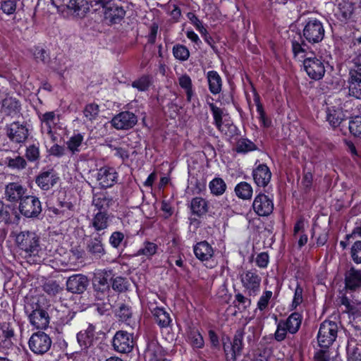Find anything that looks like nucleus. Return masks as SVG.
Here are the masks:
<instances>
[{
    "mask_svg": "<svg viewBox=\"0 0 361 361\" xmlns=\"http://www.w3.org/2000/svg\"><path fill=\"white\" fill-rule=\"evenodd\" d=\"M15 243L19 255L29 264H38L44 254L38 235L33 231H23L16 234Z\"/></svg>",
    "mask_w": 361,
    "mask_h": 361,
    "instance_id": "f257e3e1",
    "label": "nucleus"
},
{
    "mask_svg": "<svg viewBox=\"0 0 361 361\" xmlns=\"http://www.w3.org/2000/svg\"><path fill=\"white\" fill-rule=\"evenodd\" d=\"M304 38L310 44L320 42L324 37V28L322 23L317 18H308L302 30Z\"/></svg>",
    "mask_w": 361,
    "mask_h": 361,
    "instance_id": "f03ea898",
    "label": "nucleus"
},
{
    "mask_svg": "<svg viewBox=\"0 0 361 361\" xmlns=\"http://www.w3.org/2000/svg\"><path fill=\"white\" fill-rule=\"evenodd\" d=\"M240 281L245 293L249 296H256L260 290L261 276L255 269L243 271L240 274Z\"/></svg>",
    "mask_w": 361,
    "mask_h": 361,
    "instance_id": "7ed1b4c3",
    "label": "nucleus"
},
{
    "mask_svg": "<svg viewBox=\"0 0 361 361\" xmlns=\"http://www.w3.org/2000/svg\"><path fill=\"white\" fill-rule=\"evenodd\" d=\"M338 326L331 321L323 322L317 334V341L320 347L328 348L337 337Z\"/></svg>",
    "mask_w": 361,
    "mask_h": 361,
    "instance_id": "20e7f679",
    "label": "nucleus"
},
{
    "mask_svg": "<svg viewBox=\"0 0 361 361\" xmlns=\"http://www.w3.org/2000/svg\"><path fill=\"white\" fill-rule=\"evenodd\" d=\"M326 63L321 58L307 57L303 61L304 70L307 75L314 80L322 79L326 72Z\"/></svg>",
    "mask_w": 361,
    "mask_h": 361,
    "instance_id": "39448f33",
    "label": "nucleus"
},
{
    "mask_svg": "<svg viewBox=\"0 0 361 361\" xmlns=\"http://www.w3.org/2000/svg\"><path fill=\"white\" fill-rule=\"evenodd\" d=\"M51 343L49 336L43 331L33 334L28 341L30 350L37 355L47 353L50 349Z\"/></svg>",
    "mask_w": 361,
    "mask_h": 361,
    "instance_id": "423d86ee",
    "label": "nucleus"
},
{
    "mask_svg": "<svg viewBox=\"0 0 361 361\" xmlns=\"http://www.w3.org/2000/svg\"><path fill=\"white\" fill-rule=\"evenodd\" d=\"M112 345L118 353H128L134 346L133 335L126 331H118L113 338Z\"/></svg>",
    "mask_w": 361,
    "mask_h": 361,
    "instance_id": "0eeeda50",
    "label": "nucleus"
},
{
    "mask_svg": "<svg viewBox=\"0 0 361 361\" xmlns=\"http://www.w3.org/2000/svg\"><path fill=\"white\" fill-rule=\"evenodd\" d=\"M19 210L26 217H36L42 212L41 202L35 196L25 195L20 202Z\"/></svg>",
    "mask_w": 361,
    "mask_h": 361,
    "instance_id": "6e6552de",
    "label": "nucleus"
},
{
    "mask_svg": "<svg viewBox=\"0 0 361 361\" xmlns=\"http://www.w3.org/2000/svg\"><path fill=\"white\" fill-rule=\"evenodd\" d=\"M111 221V216L106 211H99L92 215L89 228H92L96 235H103Z\"/></svg>",
    "mask_w": 361,
    "mask_h": 361,
    "instance_id": "1a4fd4ad",
    "label": "nucleus"
},
{
    "mask_svg": "<svg viewBox=\"0 0 361 361\" xmlns=\"http://www.w3.org/2000/svg\"><path fill=\"white\" fill-rule=\"evenodd\" d=\"M252 208L257 215L267 216L274 210L273 199L265 194L259 193L254 199Z\"/></svg>",
    "mask_w": 361,
    "mask_h": 361,
    "instance_id": "9d476101",
    "label": "nucleus"
},
{
    "mask_svg": "<svg viewBox=\"0 0 361 361\" xmlns=\"http://www.w3.org/2000/svg\"><path fill=\"white\" fill-rule=\"evenodd\" d=\"M36 308L29 312L27 307H25L28 314L29 321L32 326L36 329H44L49 324V317L47 311L36 305Z\"/></svg>",
    "mask_w": 361,
    "mask_h": 361,
    "instance_id": "9b49d317",
    "label": "nucleus"
},
{
    "mask_svg": "<svg viewBox=\"0 0 361 361\" xmlns=\"http://www.w3.org/2000/svg\"><path fill=\"white\" fill-rule=\"evenodd\" d=\"M111 276L110 271H101L98 272L93 281V287L97 292V298L102 300L109 291V279Z\"/></svg>",
    "mask_w": 361,
    "mask_h": 361,
    "instance_id": "f8f14e48",
    "label": "nucleus"
},
{
    "mask_svg": "<svg viewBox=\"0 0 361 361\" xmlns=\"http://www.w3.org/2000/svg\"><path fill=\"white\" fill-rule=\"evenodd\" d=\"M137 122V116L133 113L122 111L111 119V123L117 130H128L132 128Z\"/></svg>",
    "mask_w": 361,
    "mask_h": 361,
    "instance_id": "ddd939ff",
    "label": "nucleus"
},
{
    "mask_svg": "<svg viewBox=\"0 0 361 361\" xmlns=\"http://www.w3.org/2000/svg\"><path fill=\"white\" fill-rule=\"evenodd\" d=\"M59 179L57 173L53 169L42 171L36 176L35 183L42 190H49L53 188Z\"/></svg>",
    "mask_w": 361,
    "mask_h": 361,
    "instance_id": "4468645a",
    "label": "nucleus"
},
{
    "mask_svg": "<svg viewBox=\"0 0 361 361\" xmlns=\"http://www.w3.org/2000/svg\"><path fill=\"white\" fill-rule=\"evenodd\" d=\"M27 189L20 183L12 182L5 187V198L11 202H20L26 195Z\"/></svg>",
    "mask_w": 361,
    "mask_h": 361,
    "instance_id": "2eb2a0df",
    "label": "nucleus"
},
{
    "mask_svg": "<svg viewBox=\"0 0 361 361\" xmlns=\"http://www.w3.org/2000/svg\"><path fill=\"white\" fill-rule=\"evenodd\" d=\"M7 135L12 142L22 143L27 138L28 129L19 122H13L7 128Z\"/></svg>",
    "mask_w": 361,
    "mask_h": 361,
    "instance_id": "dca6fc26",
    "label": "nucleus"
},
{
    "mask_svg": "<svg viewBox=\"0 0 361 361\" xmlns=\"http://www.w3.org/2000/svg\"><path fill=\"white\" fill-rule=\"evenodd\" d=\"M88 285V279L82 274H74L70 276L66 281L67 290L73 293H83Z\"/></svg>",
    "mask_w": 361,
    "mask_h": 361,
    "instance_id": "f3484780",
    "label": "nucleus"
},
{
    "mask_svg": "<svg viewBox=\"0 0 361 361\" xmlns=\"http://www.w3.org/2000/svg\"><path fill=\"white\" fill-rule=\"evenodd\" d=\"M117 179V173L111 167H102L97 172V180L102 188H109L114 185Z\"/></svg>",
    "mask_w": 361,
    "mask_h": 361,
    "instance_id": "a211bd4d",
    "label": "nucleus"
},
{
    "mask_svg": "<svg viewBox=\"0 0 361 361\" xmlns=\"http://www.w3.org/2000/svg\"><path fill=\"white\" fill-rule=\"evenodd\" d=\"M209 106L214 117V124L219 130L225 135H228V133H232L235 130V126L229 123L224 124L222 122L223 111L220 108L217 107L213 103H209Z\"/></svg>",
    "mask_w": 361,
    "mask_h": 361,
    "instance_id": "6ab92c4d",
    "label": "nucleus"
},
{
    "mask_svg": "<svg viewBox=\"0 0 361 361\" xmlns=\"http://www.w3.org/2000/svg\"><path fill=\"white\" fill-rule=\"evenodd\" d=\"M102 240V235H96L87 242V251L95 259H100L106 254Z\"/></svg>",
    "mask_w": 361,
    "mask_h": 361,
    "instance_id": "aec40b11",
    "label": "nucleus"
},
{
    "mask_svg": "<svg viewBox=\"0 0 361 361\" xmlns=\"http://www.w3.org/2000/svg\"><path fill=\"white\" fill-rule=\"evenodd\" d=\"M21 110L20 102L15 97L7 96L2 99L1 110L7 116H16Z\"/></svg>",
    "mask_w": 361,
    "mask_h": 361,
    "instance_id": "412c9836",
    "label": "nucleus"
},
{
    "mask_svg": "<svg viewBox=\"0 0 361 361\" xmlns=\"http://www.w3.org/2000/svg\"><path fill=\"white\" fill-rule=\"evenodd\" d=\"M252 176L258 186L265 187L270 181L271 173L267 166L260 164L253 171Z\"/></svg>",
    "mask_w": 361,
    "mask_h": 361,
    "instance_id": "4be33fe9",
    "label": "nucleus"
},
{
    "mask_svg": "<svg viewBox=\"0 0 361 361\" xmlns=\"http://www.w3.org/2000/svg\"><path fill=\"white\" fill-rule=\"evenodd\" d=\"M345 284L347 290H355L361 287V271L350 268L345 274Z\"/></svg>",
    "mask_w": 361,
    "mask_h": 361,
    "instance_id": "5701e85b",
    "label": "nucleus"
},
{
    "mask_svg": "<svg viewBox=\"0 0 361 361\" xmlns=\"http://www.w3.org/2000/svg\"><path fill=\"white\" fill-rule=\"evenodd\" d=\"M196 257L202 262H209L214 255V250L207 241H201L194 246Z\"/></svg>",
    "mask_w": 361,
    "mask_h": 361,
    "instance_id": "b1692460",
    "label": "nucleus"
},
{
    "mask_svg": "<svg viewBox=\"0 0 361 361\" xmlns=\"http://www.w3.org/2000/svg\"><path fill=\"white\" fill-rule=\"evenodd\" d=\"M151 312L156 323L161 328H165L169 326L171 322V319L169 313L163 307H150Z\"/></svg>",
    "mask_w": 361,
    "mask_h": 361,
    "instance_id": "393cba45",
    "label": "nucleus"
},
{
    "mask_svg": "<svg viewBox=\"0 0 361 361\" xmlns=\"http://www.w3.org/2000/svg\"><path fill=\"white\" fill-rule=\"evenodd\" d=\"M41 128L43 133L49 135L52 133V129L56 126L58 118L54 111L46 112L39 116Z\"/></svg>",
    "mask_w": 361,
    "mask_h": 361,
    "instance_id": "a878e982",
    "label": "nucleus"
},
{
    "mask_svg": "<svg viewBox=\"0 0 361 361\" xmlns=\"http://www.w3.org/2000/svg\"><path fill=\"white\" fill-rule=\"evenodd\" d=\"M353 13V4L350 2L343 1L338 4L336 15L340 21L346 23L351 19Z\"/></svg>",
    "mask_w": 361,
    "mask_h": 361,
    "instance_id": "bb28decb",
    "label": "nucleus"
},
{
    "mask_svg": "<svg viewBox=\"0 0 361 361\" xmlns=\"http://www.w3.org/2000/svg\"><path fill=\"white\" fill-rule=\"evenodd\" d=\"M126 15V11L123 6L114 3L109 5L108 8L104 11V16L106 19H109L112 23H117L121 20Z\"/></svg>",
    "mask_w": 361,
    "mask_h": 361,
    "instance_id": "cd10ccee",
    "label": "nucleus"
},
{
    "mask_svg": "<svg viewBox=\"0 0 361 361\" xmlns=\"http://www.w3.org/2000/svg\"><path fill=\"white\" fill-rule=\"evenodd\" d=\"M112 199L106 192H101L93 194L92 204L98 212L106 211L111 204Z\"/></svg>",
    "mask_w": 361,
    "mask_h": 361,
    "instance_id": "c85d7f7f",
    "label": "nucleus"
},
{
    "mask_svg": "<svg viewBox=\"0 0 361 361\" xmlns=\"http://www.w3.org/2000/svg\"><path fill=\"white\" fill-rule=\"evenodd\" d=\"M94 337V328L90 325L85 331L77 334V340L82 349H87L92 345Z\"/></svg>",
    "mask_w": 361,
    "mask_h": 361,
    "instance_id": "c756f323",
    "label": "nucleus"
},
{
    "mask_svg": "<svg viewBox=\"0 0 361 361\" xmlns=\"http://www.w3.org/2000/svg\"><path fill=\"white\" fill-rule=\"evenodd\" d=\"M345 115L342 109L336 108L335 106L327 108L326 120L332 127L336 128L345 119Z\"/></svg>",
    "mask_w": 361,
    "mask_h": 361,
    "instance_id": "7c9ffc66",
    "label": "nucleus"
},
{
    "mask_svg": "<svg viewBox=\"0 0 361 361\" xmlns=\"http://www.w3.org/2000/svg\"><path fill=\"white\" fill-rule=\"evenodd\" d=\"M209 89L213 94H217L221 91L222 80L215 71H210L207 74Z\"/></svg>",
    "mask_w": 361,
    "mask_h": 361,
    "instance_id": "2f4dec72",
    "label": "nucleus"
},
{
    "mask_svg": "<svg viewBox=\"0 0 361 361\" xmlns=\"http://www.w3.org/2000/svg\"><path fill=\"white\" fill-rule=\"evenodd\" d=\"M302 317L298 312H293L286 319H281L286 326L288 333L295 334L300 327Z\"/></svg>",
    "mask_w": 361,
    "mask_h": 361,
    "instance_id": "473e14b6",
    "label": "nucleus"
},
{
    "mask_svg": "<svg viewBox=\"0 0 361 361\" xmlns=\"http://www.w3.org/2000/svg\"><path fill=\"white\" fill-rule=\"evenodd\" d=\"M190 209L193 214L200 216L208 211L207 201L200 197H196L191 200Z\"/></svg>",
    "mask_w": 361,
    "mask_h": 361,
    "instance_id": "72a5a7b5",
    "label": "nucleus"
},
{
    "mask_svg": "<svg viewBox=\"0 0 361 361\" xmlns=\"http://www.w3.org/2000/svg\"><path fill=\"white\" fill-rule=\"evenodd\" d=\"M84 141V135L80 133H74L66 142L67 149L73 154L80 152V147Z\"/></svg>",
    "mask_w": 361,
    "mask_h": 361,
    "instance_id": "f704fd0d",
    "label": "nucleus"
},
{
    "mask_svg": "<svg viewBox=\"0 0 361 361\" xmlns=\"http://www.w3.org/2000/svg\"><path fill=\"white\" fill-rule=\"evenodd\" d=\"M234 192L238 198L247 200L251 199L253 190L250 183L242 181L235 185Z\"/></svg>",
    "mask_w": 361,
    "mask_h": 361,
    "instance_id": "c9c22d12",
    "label": "nucleus"
},
{
    "mask_svg": "<svg viewBox=\"0 0 361 361\" xmlns=\"http://www.w3.org/2000/svg\"><path fill=\"white\" fill-rule=\"evenodd\" d=\"M209 188L211 193L215 196L223 195L226 190V184L221 178H214L209 183Z\"/></svg>",
    "mask_w": 361,
    "mask_h": 361,
    "instance_id": "e433bc0d",
    "label": "nucleus"
},
{
    "mask_svg": "<svg viewBox=\"0 0 361 361\" xmlns=\"http://www.w3.org/2000/svg\"><path fill=\"white\" fill-rule=\"evenodd\" d=\"M254 102L257 106V111L259 114V120L264 128H269L271 124V121L266 116L263 106L260 102L259 96L255 92H254Z\"/></svg>",
    "mask_w": 361,
    "mask_h": 361,
    "instance_id": "4c0bfd02",
    "label": "nucleus"
},
{
    "mask_svg": "<svg viewBox=\"0 0 361 361\" xmlns=\"http://www.w3.org/2000/svg\"><path fill=\"white\" fill-rule=\"evenodd\" d=\"M153 83V78L149 75H143L132 82V87L139 91H147Z\"/></svg>",
    "mask_w": 361,
    "mask_h": 361,
    "instance_id": "58836bf2",
    "label": "nucleus"
},
{
    "mask_svg": "<svg viewBox=\"0 0 361 361\" xmlns=\"http://www.w3.org/2000/svg\"><path fill=\"white\" fill-rule=\"evenodd\" d=\"M158 246L157 244L152 242L145 241L143 243L142 246L137 250L136 255H143L149 259L156 254Z\"/></svg>",
    "mask_w": 361,
    "mask_h": 361,
    "instance_id": "ea45409f",
    "label": "nucleus"
},
{
    "mask_svg": "<svg viewBox=\"0 0 361 361\" xmlns=\"http://www.w3.org/2000/svg\"><path fill=\"white\" fill-rule=\"evenodd\" d=\"M361 81V62L353 59L349 68V78L348 82Z\"/></svg>",
    "mask_w": 361,
    "mask_h": 361,
    "instance_id": "a19ab883",
    "label": "nucleus"
},
{
    "mask_svg": "<svg viewBox=\"0 0 361 361\" xmlns=\"http://www.w3.org/2000/svg\"><path fill=\"white\" fill-rule=\"evenodd\" d=\"M145 361H169L162 358L161 350L157 346H149L145 353Z\"/></svg>",
    "mask_w": 361,
    "mask_h": 361,
    "instance_id": "79ce46f5",
    "label": "nucleus"
},
{
    "mask_svg": "<svg viewBox=\"0 0 361 361\" xmlns=\"http://www.w3.org/2000/svg\"><path fill=\"white\" fill-rule=\"evenodd\" d=\"M188 340L194 348H202L204 345L203 337L197 329H193L190 330Z\"/></svg>",
    "mask_w": 361,
    "mask_h": 361,
    "instance_id": "37998d69",
    "label": "nucleus"
},
{
    "mask_svg": "<svg viewBox=\"0 0 361 361\" xmlns=\"http://www.w3.org/2000/svg\"><path fill=\"white\" fill-rule=\"evenodd\" d=\"M68 8L78 15L86 13L89 9L85 0H70Z\"/></svg>",
    "mask_w": 361,
    "mask_h": 361,
    "instance_id": "c03bdc74",
    "label": "nucleus"
},
{
    "mask_svg": "<svg viewBox=\"0 0 361 361\" xmlns=\"http://www.w3.org/2000/svg\"><path fill=\"white\" fill-rule=\"evenodd\" d=\"M244 331L243 329H238L234 335L233 341L231 343L234 348L233 352L236 353L238 356L242 353L243 348Z\"/></svg>",
    "mask_w": 361,
    "mask_h": 361,
    "instance_id": "a18cd8bd",
    "label": "nucleus"
},
{
    "mask_svg": "<svg viewBox=\"0 0 361 361\" xmlns=\"http://www.w3.org/2000/svg\"><path fill=\"white\" fill-rule=\"evenodd\" d=\"M273 293L271 290H264L259 297L257 303V310L264 312L268 308L269 304L272 298Z\"/></svg>",
    "mask_w": 361,
    "mask_h": 361,
    "instance_id": "49530a36",
    "label": "nucleus"
},
{
    "mask_svg": "<svg viewBox=\"0 0 361 361\" xmlns=\"http://www.w3.org/2000/svg\"><path fill=\"white\" fill-rule=\"evenodd\" d=\"M173 56L181 61H187L190 56V51L188 49L182 44H176L173 47Z\"/></svg>",
    "mask_w": 361,
    "mask_h": 361,
    "instance_id": "de8ad7c7",
    "label": "nucleus"
},
{
    "mask_svg": "<svg viewBox=\"0 0 361 361\" xmlns=\"http://www.w3.org/2000/svg\"><path fill=\"white\" fill-rule=\"evenodd\" d=\"M256 149L255 145L246 138H240L236 144L235 150L238 153H247Z\"/></svg>",
    "mask_w": 361,
    "mask_h": 361,
    "instance_id": "09e8293b",
    "label": "nucleus"
},
{
    "mask_svg": "<svg viewBox=\"0 0 361 361\" xmlns=\"http://www.w3.org/2000/svg\"><path fill=\"white\" fill-rule=\"evenodd\" d=\"M178 82L180 86L185 90L188 101H190L193 94L190 78L186 74L183 75L179 78Z\"/></svg>",
    "mask_w": 361,
    "mask_h": 361,
    "instance_id": "8fccbe9b",
    "label": "nucleus"
},
{
    "mask_svg": "<svg viewBox=\"0 0 361 361\" xmlns=\"http://www.w3.org/2000/svg\"><path fill=\"white\" fill-rule=\"evenodd\" d=\"M25 157L30 162H35L39 159L40 152L39 144H32L26 147Z\"/></svg>",
    "mask_w": 361,
    "mask_h": 361,
    "instance_id": "3c124183",
    "label": "nucleus"
},
{
    "mask_svg": "<svg viewBox=\"0 0 361 361\" xmlns=\"http://www.w3.org/2000/svg\"><path fill=\"white\" fill-rule=\"evenodd\" d=\"M32 54L37 62L46 64L49 61L50 58L47 51L40 47H35L32 50Z\"/></svg>",
    "mask_w": 361,
    "mask_h": 361,
    "instance_id": "603ef678",
    "label": "nucleus"
},
{
    "mask_svg": "<svg viewBox=\"0 0 361 361\" xmlns=\"http://www.w3.org/2000/svg\"><path fill=\"white\" fill-rule=\"evenodd\" d=\"M349 130L355 137H361V116H357L349 122Z\"/></svg>",
    "mask_w": 361,
    "mask_h": 361,
    "instance_id": "864d4df0",
    "label": "nucleus"
},
{
    "mask_svg": "<svg viewBox=\"0 0 361 361\" xmlns=\"http://www.w3.org/2000/svg\"><path fill=\"white\" fill-rule=\"evenodd\" d=\"M300 37H298V39H293L292 40V50L294 56H298L300 54H304L307 51V45L302 41L300 42Z\"/></svg>",
    "mask_w": 361,
    "mask_h": 361,
    "instance_id": "5fc2aeb1",
    "label": "nucleus"
},
{
    "mask_svg": "<svg viewBox=\"0 0 361 361\" xmlns=\"http://www.w3.org/2000/svg\"><path fill=\"white\" fill-rule=\"evenodd\" d=\"M18 0H4L1 4V10L6 15H11L16 12Z\"/></svg>",
    "mask_w": 361,
    "mask_h": 361,
    "instance_id": "6e6d98bb",
    "label": "nucleus"
},
{
    "mask_svg": "<svg viewBox=\"0 0 361 361\" xmlns=\"http://www.w3.org/2000/svg\"><path fill=\"white\" fill-rule=\"evenodd\" d=\"M99 112V107L96 104H89L84 109L85 116L90 121L96 119Z\"/></svg>",
    "mask_w": 361,
    "mask_h": 361,
    "instance_id": "4d7b16f0",
    "label": "nucleus"
},
{
    "mask_svg": "<svg viewBox=\"0 0 361 361\" xmlns=\"http://www.w3.org/2000/svg\"><path fill=\"white\" fill-rule=\"evenodd\" d=\"M8 166L13 169L22 170L27 166V162L23 157L18 156L15 158L8 159Z\"/></svg>",
    "mask_w": 361,
    "mask_h": 361,
    "instance_id": "13d9d810",
    "label": "nucleus"
},
{
    "mask_svg": "<svg viewBox=\"0 0 361 361\" xmlns=\"http://www.w3.org/2000/svg\"><path fill=\"white\" fill-rule=\"evenodd\" d=\"M288 332V329L283 321L280 320L277 323L276 330L274 333L275 340L279 342L283 341L286 338Z\"/></svg>",
    "mask_w": 361,
    "mask_h": 361,
    "instance_id": "bf43d9fd",
    "label": "nucleus"
},
{
    "mask_svg": "<svg viewBox=\"0 0 361 361\" xmlns=\"http://www.w3.org/2000/svg\"><path fill=\"white\" fill-rule=\"evenodd\" d=\"M44 290L50 295H56L61 288L56 281H48L43 286Z\"/></svg>",
    "mask_w": 361,
    "mask_h": 361,
    "instance_id": "052dcab7",
    "label": "nucleus"
},
{
    "mask_svg": "<svg viewBox=\"0 0 361 361\" xmlns=\"http://www.w3.org/2000/svg\"><path fill=\"white\" fill-rule=\"evenodd\" d=\"M349 94L357 99H361V81L348 82Z\"/></svg>",
    "mask_w": 361,
    "mask_h": 361,
    "instance_id": "680f3d73",
    "label": "nucleus"
},
{
    "mask_svg": "<svg viewBox=\"0 0 361 361\" xmlns=\"http://www.w3.org/2000/svg\"><path fill=\"white\" fill-rule=\"evenodd\" d=\"M302 293L303 290L302 287L298 284L295 290L294 296L291 304V310L296 309L297 307L302 302Z\"/></svg>",
    "mask_w": 361,
    "mask_h": 361,
    "instance_id": "e2e57ef3",
    "label": "nucleus"
},
{
    "mask_svg": "<svg viewBox=\"0 0 361 361\" xmlns=\"http://www.w3.org/2000/svg\"><path fill=\"white\" fill-rule=\"evenodd\" d=\"M351 257L356 264L361 263V241H356L352 246Z\"/></svg>",
    "mask_w": 361,
    "mask_h": 361,
    "instance_id": "0e129e2a",
    "label": "nucleus"
},
{
    "mask_svg": "<svg viewBox=\"0 0 361 361\" xmlns=\"http://www.w3.org/2000/svg\"><path fill=\"white\" fill-rule=\"evenodd\" d=\"M123 239L124 234L123 233L120 231H115L112 233L109 238V243L113 247L117 248L121 245Z\"/></svg>",
    "mask_w": 361,
    "mask_h": 361,
    "instance_id": "69168bd1",
    "label": "nucleus"
},
{
    "mask_svg": "<svg viewBox=\"0 0 361 361\" xmlns=\"http://www.w3.org/2000/svg\"><path fill=\"white\" fill-rule=\"evenodd\" d=\"M127 282L123 277H116L112 282V288L118 292H123L127 288Z\"/></svg>",
    "mask_w": 361,
    "mask_h": 361,
    "instance_id": "338daca9",
    "label": "nucleus"
},
{
    "mask_svg": "<svg viewBox=\"0 0 361 361\" xmlns=\"http://www.w3.org/2000/svg\"><path fill=\"white\" fill-rule=\"evenodd\" d=\"M234 348L231 343H224V350L226 355V361H236L238 357V354L233 352Z\"/></svg>",
    "mask_w": 361,
    "mask_h": 361,
    "instance_id": "774afa93",
    "label": "nucleus"
}]
</instances>
